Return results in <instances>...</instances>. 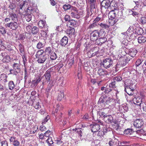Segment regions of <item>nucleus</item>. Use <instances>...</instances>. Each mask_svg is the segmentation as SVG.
I'll use <instances>...</instances> for the list:
<instances>
[{
	"label": "nucleus",
	"mask_w": 146,
	"mask_h": 146,
	"mask_svg": "<svg viewBox=\"0 0 146 146\" xmlns=\"http://www.w3.org/2000/svg\"><path fill=\"white\" fill-rule=\"evenodd\" d=\"M118 77H114L113 78V82L110 84L108 87H107L106 88L104 91L105 93H108L112 90V89L111 88H112L114 89L113 91L115 92V94L116 96H117V95L118 93V91L117 90H116L115 89L116 88V85L118 84Z\"/></svg>",
	"instance_id": "f257e3e1"
},
{
	"label": "nucleus",
	"mask_w": 146,
	"mask_h": 146,
	"mask_svg": "<svg viewBox=\"0 0 146 146\" xmlns=\"http://www.w3.org/2000/svg\"><path fill=\"white\" fill-rule=\"evenodd\" d=\"M53 69L52 68H51L45 72L43 76V77H44V79L43 80L42 83V84L43 85L45 84L50 81L51 73L53 71Z\"/></svg>",
	"instance_id": "f03ea898"
},
{
	"label": "nucleus",
	"mask_w": 146,
	"mask_h": 146,
	"mask_svg": "<svg viewBox=\"0 0 146 146\" xmlns=\"http://www.w3.org/2000/svg\"><path fill=\"white\" fill-rule=\"evenodd\" d=\"M13 69L10 70V74L17 76L21 71L20 65L18 63H14L13 65Z\"/></svg>",
	"instance_id": "7ed1b4c3"
},
{
	"label": "nucleus",
	"mask_w": 146,
	"mask_h": 146,
	"mask_svg": "<svg viewBox=\"0 0 146 146\" xmlns=\"http://www.w3.org/2000/svg\"><path fill=\"white\" fill-rule=\"evenodd\" d=\"M114 10L111 11L108 13L109 19H115L118 18V15L117 14L116 15V12L118 13L117 11L119 9L118 7H116L115 4L114 5Z\"/></svg>",
	"instance_id": "20e7f679"
},
{
	"label": "nucleus",
	"mask_w": 146,
	"mask_h": 146,
	"mask_svg": "<svg viewBox=\"0 0 146 146\" xmlns=\"http://www.w3.org/2000/svg\"><path fill=\"white\" fill-rule=\"evenodd\" d=\"M113 60L110 58H106L103 60L101 65H103L104 67L106 68H109L113 64Z\"/></svg>",
	"instance_id": "39448f33"
},
{
	"label": "nucleus",
	"mask_w": 146,
	"mask_h": 146,
	"mask_svg": "<svg viewBox=\"0 0 146 146\" xmlns=\"http://www.w3.org/2000/svg\"><path fill=\"white\" fill-rule=\"evenodd\" d=\"M124 55L123 56H122L121 55V57H120L119 59L120 60V63L121 65L122 66L125 65L128 62L129 59H128L127 56L125 55L126 52L124 51L122 52Z\"/></svg>",
	"instance_id": "423d86ee"
},
{
	"label": "nucleus",
	"mask_w": 146,
	"mask_h": 146,
	"mask_svg": "<svg viewBox=\"0 0 146 146\" xmlns=\"http://www.w3.org/2000/svg\"><path fill=\"white\" fill-rule=\"evenodd\" d=\"M17 22L11 21L10 23H7L5 25L7 27L13 30H15L18 28Z\"/></svg>",
	"instance_id": "0eeeda50"
},
{
	"label": "nucleus",
	"mask_w": 146,
	"mask_h": 146,
	"mask_svg": "<svg viewBox=\"0 0 146 146\" xmlns=\"http://www.w3.org/2000/svg\"><path fill=\"white\" fill-rule=\"evenodd\" d=\"M1 56L3 58L2 61L3 62H9L11 60L9 53L4 51L1 53Z\"/></svg>",
	"instance_id": "6e6552de"
},
{
	"label": "nucleus",
	"mask_w": 146,
	"mask_h": 146,
	"mask_svg": "<svg viewBox=\"0 0 146 146\" xmlns=\"http://www.w3.org/2000/svg\"><path fill=\"white\" fill-rule=\"evenodd\" d=\"M144 122L141 119H137L133 123L134 126L137 128H140L143 125Z\"/></svg>",
	"instance_id": "1a4fd4ad"
},
{
	"label": "nucleus",
	"mask_w": 146,
	"mask_h": 146,
	"mask_svg": "<svg viewBox=\"0 0 146 146\" xmlns=\"http://www.w3.org/2000/svg\"><path fill=\"white\" fill-rule=\"evenodd\" d=\"M98 37V30H95L91 33L90 38L93 41H96Z\"/></svg>",
	"instance_id": "9d476101"
},
{
	"label": "nucleus",
	"mask_w": 146,
	"mask_h": 146,
	"mask_svg": "<svg viewBox=\"0 0 146 146\" xmlns=\"http://www.w3.org/2000/svg\"><path fill=\"white\" fill-rule=\"evenodd\" d=\"M122 128H120L121 131H119V135H123V133L126 135H130L133 133V131L132 129H127L124 130L125 128L123 126H122Z\"/></svg>",
	"instance_id": "9b49d317"
},
{
	"label": "nucleus",
	"mask_w": 146,
	"mask_h": 146,
	"mask_svg": "<svg viewBox=\"0 0 146 146\" xmlns=\"http://www.w3.org/2000/svg\"><path fill=\"white\" fill-rule=\"evenodd\" d=\"M90 126L91 129L92 131L94 132L98 131L100 129V125L97 123H93L91 124Z\"/></svg>",
	"instance_id": "f8f14e48"
},
{
	"label": "nucleus",
	"mask_w": 146,
	"mask_h": 146,
	"mask_svg": "<svg viewBox=\"0 0 146 146\" xmlns=\"http://www.w3.org/2000/svg\"><path fill=\"white\" fill-rule=\"evenodd\" d=\"M118 19H109L108 21L109 25L110 26H113L115 25L116 27H118Z\"/></svg>",
	"instance_id": "ddd939ff"
},
{
	"label": "nucleus",
	"mask_w": 146,
	"mask_h": 146,
	"mask_svg": "<svg viewBox=\"0 0 146 146\" xmlns=\"http://www.w3.org/2000/svg\"><path fill=\"white\" fill-rule=\"evenodd\" d=\"M10 141L14 146H19L20 142L15 137H11L10 139Z\"/></svg>",
	"instance_id": "4468645a"
},
{
	"label": "nucleus",
	"mask_w": 146,
	"mask_h": 146,
	"mask_svg": "<svg viewBox=\"0 0 146 146\" xmlns=\"http://www.w3.org/2000/svg\"><path fill=\"white\" fill-rule=\"evenodd\" d=\"M39 102V100L37 99L34 100L33 102L32 105L36 109L38 110L41 108V104Z\"/></svg>",
	"instance_id": "2eb2a0df"
},
{
	"label": "nucleus",
	"mask_w": 146,
	"mask_h": 146,
	"mask_svg": "<svg viewBox=\"0 0 146 146\" xmlns=\"http://www.w3.org/2000/svg\"><path fill=\"white\" fill-rule=\"evenodd\" d=\"M9 16V17L10 18L11 21H18V18L16 14L14 12H10Z\"/></svg>",
	"instance_id": "dca6fc26"
},
{
	"label": "nucleus",
	"mask_w": 146,
	"mask_h": 146,
	"mask_svg": "<svg viewBox=\"0 0 146 146\" xmlns=\"http://www.w3.org/2000/svg\"><path fill=\"white\" fill-rule=\"evenodd\" d=\"M8 76L5 74H3L0 76V82L4 84H5L8 81L7 78Z\"/></svg>",
	"instance_id": "f3484780"
},
{
	"label": "nucleus",
	"mask_w": 146,
	"mask_h": 146,
	"mask_svg": "<svg viewBox=\"0 0 146 146\" xmlns=\"http://www.w3.org/2000/svg\"><path fill=\"white\" fill-rule=\"evenodd\" d=\"M107 38L106 37L100 38L96 41L95 43L96 44L101 45L105 43L107 41Z\"/></svg>",
	"instance_id": "a211bd4d"
},
{
	"label": "nucleus",
	"mask_w": 146,
	"mask_h": 146,
	"mask_svg": "<svg viewBox=\"0 0 146 146\" xmlns=\"http://www.w3.org/2000/svg\"><path fill=\"white\" fill-rule=\"evenodd\" d=\"M36 58L37 59V61L39 63H43L47 58L45 55H43V56H39Z\"/></svg>",
	"instance_id": "6ab92c4d"
},
{
	"label": "nucleus",
	"mask_w": 146,
	"mask_h": 146,
	"mask_svg": "<svg viewBox=\"0 0 146 146\" xmlns=\"http://www.w3.org/2000/svg\"><path fill=\"white\" fill-rule=\"evenodd\" d=\"M80 125L81 127H78V128H76L74 129H73L72 130L73 131L76 132L78 134L79 136H82V132L81 130V128L84 127V125L83 124H80Z\"/></svg>",
	"instance_id": "aec40b11"
},
{
	"label": "nucleus",
	"mask_w": 146,
	"mask_h": 146,
	"mask_svg": "<svg viewBox=\"0 0 146 146\" xmlns=\"http://www.w3.org/2000/svg\"><path fill=\"white\" fill-rule=\"evenodd\" d=\"M128 54L131 57H134L137 53V50L135 48H131L127 51Z\"/></svg>",
	"instance_id": "412c9836"
},
{
	"label": "nucleus",
	"mask_w": 146,
	"mask_h": 146,
	"mask_svg": "<svg viewBox=\"0 0 146 146\" xmlns=\"http://www.w3.org/2000/svg\"><path fill=\"white\" fill-rule=\"evenodd\" d=\"M41 80V76H38L33 80L32 84L35 86H36Z\"/></svg>",
	"instance_id": "4be33fe9"
},
{
	"label": "nucleus",
	"mask_w": 146,
	"mask_h": 146,
	"mask_svg": "<svg viewBox=\"0 0 146 146\" xmlns=\"http://www.w3.org/2000/svg\"><path fill=\"white\" fill-rule=\"evenodd\" d=\"M101 4L102 7H104L105 9H107L109 7L110 3L108 0H103Z\"/></svg>",
	"instance_id": "5701e85b"
},
{
	"label": "nucleus",
	"mask_w": 146,
	"mask_h": 146,
	"mask_svg": "<svg viewBox=\"0 0 146 146\" xmlns=\"http://www.w3.org/2000/svg\"><path fill=\"white\" fill-rule=\"evenodd\" d=\"M97 72L98 74L100 76H105L108 74V71L104 70L102 68L99 69Z\"/></svg>",
	"instance_id": "b1692460"
},
{
	"label": "nucleus",
	"mask_w": 146,
	"mask_h": 146,
	"mask_svg": "<svg viewBox=\"0 0 146 146\" xmlns=\"http://www.w3.org/2000/svg\"><path fill=\"white\" fill-rule=\"evenodd\" d=\"M68 39L67 37L64 36L63 37L60 41V44L62 46H65L68 42Z\"/></svg>",
	"instance_id": "393cba45"
},
{
	"label": "nucleus",
	"mask_w": 146,
	"mask_h": 146,
	"mask_svg": "<svg viewBox=\"0 0 146 146\" xmlns=\"http://www.w3.org/2000/svg\"><path fill=\"white\" fill-rule=\"evenodd\" d=\"M125 90L126 92L129 95H132L133 94V91L134 89L133 87H127L125 86Z\"/></svg>",
	"instance_id": "a878e982"
},
{
	"label": "nucleus",
	"mask_w": 146,
	"mask_h": 146,
	"mask_svg": "<svg viewBox=\"0 0 146 146\" xmlns=\"http://www.w3.org/2000/svg\"><path fill=\"white\" fill-rule=\"evenodd\" d=\"M66 33L70 37L72 35L74 36L75 34V30L74 28H70L68 29L66 31Z\"/></svg>",
	"instance_id": "bb28decb"
},
{
	"label": "nucleus",
	"mask_w": 146,
	"mask_h": 146,
	"mask_svg": "<svg viewBox=\"0 0 146 146\" xmlns=\"http://www.w3.org/2000/svg\"><path fill=\"white\" fill-rule=\"evenodd\" d=\"M142 98L140 97H138L134 98L133 99L134 103L135 104L136 103L140 107H141V103L142 102Z\"/></svg>",
	"instance_id": "cd10ccee"
},
{
	"label": "nucleus",
	"mask_w": 146,
	"mask_h": 146,
	"mask_svg": "<svg viewBox=\"0 0 146 146\" xmlns=\"http://www.w3.org/2000/svg\"><path fill=\"white\" fill-rule=\"evenodd\" d=\"M104 120L107 123H111L113 120V117L111 115H107L104 118Z\"/></svg>",
	"instance_id": "c85d7f7f"
},
{
	"label": "nucleus",
	"mask_w": 146,
	"mask_h": 146,
	"mask_svg": "<svg viewBox=\"0 0 146 146\" xmlns=\"http://www.w3.org/2000/svg\"><path fill=\"white\" fill-rule=\"evenodd\" d=\"M88 2L90 4L91 9H94L96 5V0H88Z\"/></svg>",
	"instance_id": "c756f323"
},
{
	"label": "nucleus",
	"mask_w": 146,
	"mask_h": 146,
	"mask_svg": "<svg viewBox=\"0 0 146 146\" xmlns=\"http://www.w3.org/2000/svg\"><path fill=\"white\" fill-rule=\"evenodd\" d=\"M124 84H125V86L126 87H133L132 86L133 85V83L132 81L131 80H127L125 81V82Z\"/></svg>",
	"instance_id": "7c9ffc66"
},
{
	"label": "nucleus",
	"mask_w": 146,
	"mask_h": 146,
	"mask_svg": "<svg viewBox=\"0 0 146 146\" xmlns=\"http://www.w3.org/2000/svg\"><path fill=\"white\" fill-rule=\"evenodd\" d=\"M135 9L134 8L131 10H130L129 11V13L134 17H137L139 13L137 12V10Z\"/></svg>",
	"instance_id": "2f4dec72"
},
{
	"label": "nucleus",
	"mask_w": 146,
	"mask_h": 146,
	"mask_svg": "<svg viewBox=\"0 0 146 146\" xmlns=\"http://www.w3.org/2000/svg\"><path fill=\"white\" fill-rule=\"evenodd\" d=\"M137 40L139 43H143L146 42V37L144 36H141L138 37Z\"/></svg>",
	"instance_id": "473e14b6"
},
{
	"label": "nucleus",
	"mask_w": 146,
	"mask_h": 146,
	"mask_svg": "<svg viewBox=\"0 0 146 146\" xmlns=\"http://www.w3.org/2000/svg\"><path fill=\"white\" fill-rule=\"evenodd\" d=\"M128 109L125 105L123 104L119 106V110L120 112H125L128 110Z\"/></svg>",
	"instance_id": "72a5a7b5"
},
{
	"label": "nucleus",
	"mask_w": 146,
	"mask_h": 146,
	"mask_svg": "<svg viewBox=\"0 0 146 146\" xmlns=\"http://www.w3.org/2000/svg\"><path fill=\"white\" fill-rule=\"evenodd\" d=\"M53 86L52 84H50V83H49L45 91V94L47 95V97H48L49 93L50 92V91Z\"/></svg>",
	"instance_id": "f704fd0d"
},
{
	"label": "nucleus",
	"mask_w": 146,
	"mask_h": 146,
	"mask_svg": "<svg viewBox=\"0 0 146 146\" xmlns=\"http://www.w3.org/2000/svg\"><path fill=\"white\" fill-rule=\"evenodd\" d=\"M31 32L33 34H36L39 33V29L37 27L34 26L32 28Z\"/></svg>",
	"instance_id": "c9c22d12"
},
{
	"label": "nucleus",
	"mask_w": 146,
	"mask_h": 146,
	"mask_svg": "<svg viewBox=\"0 0 146 146\" xmlns=\"http://www.w3.org/2000/svg\"><path fill=\"white\" fill-rule=\"evenodd\" d=\"M71 16L72 17L78 19L80 18V15L78 12H74L72 11L70 14Z\"/></svg>",
	"instance_id": "e433bc0d"
},
{
	"label": "nucleus",
	"mask_w": 146,
	"mask_h": 146,
	"mask_svg": "<svg viewBox=\"0 0 146 146\" xmlns=\"http://www.w3.org/2000/svg\"><path fill=\"white\" fill-rule=\"evenodd\" d=\"M77 21H76L74 20H70L67 23V26L68 25H70L69 27H75L76 25Z\"/></svg>",
	"instance_id": "4c0bfd02"
},
{
	"label": "nucleus",
	"mask_w": 146,
	"mask_h": 146,
	"mask_svg": "<svg viewBox=\"0 0 146 146\" xmlns=\"http://www.w3.org/2000/svg\"><path fill=\"white\" fill-rule=\"evenodd\" d=\"M135 32L138 35H141L143 33V29L141 27H137L135 29Z\"/></svg>",
	"instance_id": "58836bf2"
},
{
	"label": "nucleus",
	"mask_w": 146,
	"mask_h": 146,
	"mask_svg": "<svg viewBox=\"0 0 146 146\" xmlns=\"http://www.w3.org/2000/svg\"><path fill=\"white\" fill-rule=\"evenodd\" d=\"M8 86L9 89L11 90H13L15 86L14 83L12 81H10L9 82Z\"/></svg>",
	"instance_id": "ea45409f"
},
{
	"label": "nucleus",
	"mask_w": 146,
	"mask_h": 146,
	"mask_svg": "<svg viewBox=\"0 0 146 146\" xmlns=\"http://www.w3.org/2000/svg\"><path fill=\"white\" fill-rule=\"evenodd\" d=\"M52 132L50 130H48L46 131L44 133V134L45 137L47 138V139L49 137H51V136L52 135Z\"/></svg>",
	"instance_id": "a19ab883"
},
{
	"label": "nucleus",
	"mask_w": 146,
	"mask_h": 146,
	"mask_svg": "<svg viewBox=\"0 0 146 146\" xmlns=\"http://www.w3.org/2000/svg\"><path fill=\"white\" fill-rule=\"evenodd\" d=\"M64 97V95L63 92H60L58 94L57 99L58 100L61 101L62 98Z\"/></svg>",
	"instance_id": "79ce46f5"
},
{
	"label": "nucleus",
	"mask_w": 146,
	"mask_h": 146,
	"mask_svg": "<svg viewBox=\"0 0 146 146\" xmlns=\"http://www.w3.org/2000/svg\"><path fill=\"white\" fill-rule=\"evenodd\" d=\"M45 23V21L40 20L38 22V25L40 28H42L44 26Z\"/></svg>",
	"instance_id": "37998d69"
},
{
	"label": "nucleus",
	"mask_w": 146,
	"mask_h": 146,
	"mask_svg": "<svg viewBox=\"0 0 146 146\" xmlns=\"http://www.w3.org/2000/svg\"><path fill=\"white\" fill-rule=\"evenodd\" d=\"M105 31L103 30H100L99 31H98V35H99V37L100 38L105 37Z\"/></svg>",
	"instance_id": "c03bdc74"
},
{
	"label": "nucleus",
	"mask_w": 146,
	"mask_h": 146,
	"mask_svg": "<svg viewBox=\"0 0 146 146\" xmlns=\"http://www.w3.org/2000/svg\"><path fill=\"white\" fill-rule=\"evenodd\" d=\"M98 25L103 29H108L109 27V25L102 23H100L98 24Z\"/></svg>",
	"instance_id": "a18cd8bd"
},
{
	"label": "nucleus",
	"mask_w": 146,
	"mask_h": 146,
	"mask_svg": "<svg viewBox=\"0 0 146 146\" xmlns=\"http://www.w3.org/2000/svg\"><path fill=\"white\" fill-rule=\"evenodd\" d=\"M44 52V51L43 50L41 49L38 50L37 52L36 53L35 55L36 58L39 56H43V55L42 54Z\"/></svg>",
	"instance_id": "49530a36"
},
{
	"label": "nucleus",
	"mask_w": 146,
	"mask_h": 146,
	"mask_svg": "<svg viewBox=\"0 0 146 146\" xmlns=\"http://www.w3.org/2000/svg\"><path fill=\"white\" fill-rule=\"evenodd\" d=\"M53 52L51 50V47H48L46 48L44 52L46 54H50Z\"/></svg>",
	"instance_id": "de8ad7c7"
},
{
	"label": "nucleus",
	"mask_w": 146,
	"mask_h": 146,
	"mask_svg": "<svg viewBox=\"0 0 146 146\" xmlns=\"http://www.w3.org/2000/svg\"><path fill=\"white\" fill-rule=\"evenodd\" d=\"M103 20L102 17H101L100 16H98L96 17V18L94 19L93 22L96 24L99 21H102Z\"/></svg>",
	"instance_id": "09e8293b"
},
{
	"label": "nucleus",
	"mask_w": 146,
	"mask_h": 146,
	"mask_svg": "<svg viewBox=\"0 0 146 146\" xmlns=\"http://www.w3.org/2000/svg\"><path fill=\"white\" fill-rule=\"evenodd\" d=\"M39 139H41V141L43 142L45 141L47 139V138L45 137L44 134L43 133H41L39 135Z\"/></svg>",
	"instance_id": "8fccbe9b"
},
{
	"label": "nucleus",
	"mask_w": 146,
	"mask_h": 146,
	"mask_svg": "<svg viewBox=\"0 0 146 146\" xmlns=\"http://www.w3.org/2000/svg\"><path fill=\"white\" fill-rule=\"evenodd\" d=\"M50 54V58L52 60L56 59L57 58V55L55 52L53 51Z\"/></svg>",
	"instance_id": "3c124183"
},
{
	"label": "nucleus",
	"mask_w": 146,
	"mask_h": 146,
	"mask_svg": "<svg viewBox=\"0 0 146 146\" xmlns=\"http://www.w3.org/2000/svg\"><path fill=\"white\" fill-rule=\"evenodd\" d=\"M45 142L47 143L50 146L53 143L52 137H49L47 138Z\"/></svg>",
	"instance_id": "603ef678"
},
{
	"label": "nucleus",
	"mask_w": 146,
	"mask_h": 146,
	"mask_svg": "<svg viewBox=\"0 0 146 146\" xmlns=\"http://www.w3.org/2000/svg\"><path fill=\"white\" fill-rule=\"evenodd\" d=\"M139 21L142 24L146 23V17H142L139 19Z\"/></svg>",
	"instance_id": "864d4df0"
},
{
	"label": "nucleus",
	"mask_w": 146,
	"mask_h": 146,
	"mask_svg": "<svg viewBox=\"0 0 146 146\" xmlns=\"http://www.w3.org/2000/svg\"><path fill=\"white\" fill-rule=\"evenodd\" d=\"M104 131H98V135L99 136H103L106 132V129L103 130Z\"/></svg>",
	"instance_id": "5fc2aeb1"
},
{
	"label": "nucleus",
	"mask_w": 146,
	"mask_h": 146,
	"mask_svg": "<svg viewBox=\"0 0 146 146\" xmlns=\"http://www.w3.org/2000/svg\"><path fill=\"white\" fill-rule=\"evenodd\" d=\"M143 61V60L142 58L137 59L135 62L136 66L137 67L139 66L142 63Z\"/></svg>",
	"instance_id": "6e6d98bb"
},
{
	"label": "nucleus",
	"mask_w": 146,
	"mask_h": 146,
	"mask_svg": "<svg viewBox=\"0 0 146 146\" xmlns=\"http://www.w3.org/2000/svg\"><path fill=\"white\" fill-rule=\"evenodd\" d=\"M63 8L64 10L66 11L71 8V5L68 4H65L63 5Z\"/></svg>",
	"instance_id": "4d7b16f0"
},
{
	"label": "nucleus",
	"mask_w": 146,
	"mask_h": 146,
	"mask_svg": "<svg viewBox=\"0 0 146 146\" xmlns=\"http://www.w3.org/2000/svg\"><path fill=\"white\" fill-rule=\"evenodd\" d=\"M50 118V116L49 115H47L44 119L42 120V125L45 124Z\"/></svg>",
	"instance_id": "13d9d810"
},
{
	"label": "nucleus",
	"mask_w": 146,
	"mask_h": 146,
	"mask_svg": "<svg viewBox=\"0 0 146 146\" xmlns=\"http://www.w3.org/2000/svg\"><path fill=\"white\" fill-rule=\"evenodd\" d=\"M97 24H96L93 21V23L91 24L89 26L88 28L90 29H94L97 27Z\"/></svg>",
	"instance_id": "bf43d9fd"
},
{
	"label": "nucleus",
	"mask_w": 146,
	"mask_h": 146,
	"mask_svg": "<svg viewBox=\"0 0 146 146\" xmlns=\"http://www.w3.org/2000/svg\"><path fill=\"white\" fill-rule=\"evenodd\" d=\"M0 32L3 35H4L6 33V31L5 28L3 27H0Z\"/></svg>",
	"instance_id": "052dcab7"
},
{
	"label": "nucleus",
	"mask_w": 146,
	"mask_h": 146,
	"mask_svg": "<svg viewBox=\"0 0 146 146\" xmlns=\"http://www.w3.org/2000/svg\"><path fill=\"white\" fill-rule=\"evenodd\" d=\"M128 35V33L127 32H126L123 33H122L121 35V37H122V38L125 39L126 37V36Z\"/></svg>",
	"instance_id": "680f3d73"
},
{
	"label": "nucleus",
	"mask_w": 146,
	"mask_h": 146,
	"mask_svg": "<svg viewBox=\"0 0 146 146\" xmlns=\"http://www.w3.org/2000/svg\"><path fill=\"white\" fill-rule=\"evenodd\" d=\"M25 17L26 21L28 22H29L31 19V14L26 15Z\"/></svg>",
	"instance_id": "e2e57ef3"
},
{
	"label": "nucleus",
	"mask_w": 146,
	"mask_h": 146,
	"mask_svg": "<svg viewBox=\"0 0 146 146\" xmlns=\"http://www.w3.org/2000/svg\"><path fill=\"white\" fill-rule=\"evenodd\" d=\"M32 28V27L30 25H28L26 27V29L27 31L29 33L31 30Z\"/></svg>",
	"instance_id": "0e129e2a"
},
{
	"label": "nucleus",
	"mask_w": 146,
	"mask_h": 146,
	"mask_svg": "<svg viewBox=\"0 0 146 146\" xmlns=\"http://www.w3.org/2000/svg\"><path fill=\"white\" fill-rule=\"evenodd\" d=\"M9 7L12 10L14 9L16 7L15 4L13 3H10V4L9 5Z\"/></svg>",
	"instance_id": "69168bd1"
},
{
	"label": "nucleus",
	"mask_w": 146,
	"mask_h": 146,
	"mask_svg": "<svg viewBox=\"0 0 146 146\" xmlns=\"http://www.w3.org/2000/svg\"><path fill=\"white\" fill-rule=\"evenodd\" d=\"M25 38H29L31 37V34L30 33H24Z\"/></svg>",
	"instance_id": "338daca9"
},
{
	"label": "nucleus",
	"mask_w": 146,
	"mask_h": 146,
	"mask_svg": "<svg viewBox=\"0 0 146 146\" xmlns=\"http://www.w3.org/2000/svg\"><path fill=\"white\" fill-rule=\"evenodd\" d=\"M43 44L40 42H39L37 44L36 47L39 49L42 48L43 46Z\"/></svg>",
	"instance_id": "774afa93"
}]
</instances>
